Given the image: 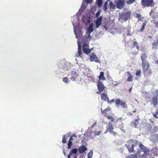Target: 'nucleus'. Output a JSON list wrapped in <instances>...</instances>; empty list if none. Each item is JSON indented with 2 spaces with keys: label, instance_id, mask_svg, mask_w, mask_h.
<instances>
[{
  "label": "nucleus",
  "instance_id": "nucleus-1",
  "mask_svg": "<svg viewBox=\"0 0 158 158\" xmlns=\"http://www.w3.org/2000/svg\"><path fill=\"white\" fill-rule=\"evenodd\" d=\"M138 141L137 140H129V152L132 153L138 150Z\"/></svg>",
  "mask_w": 158,
  "mask_h": 158
},
{
  "label": "nucleus",
  "instance_id": "nucleus-2",
  "mask_svg": "<svg viewBox=\"0 0 158 158\" xmlns=\"http://www.w3.org/2000/svg\"><path fill=\"white\" fill-rule=\"evenodd\" d=\"M155 3L153 0H141V6L143 8L153 7Z\"/></svg>",
  "mask_w": 158,
  "mask_h": 158
},
{
  "label": "nucleus",
  "instance_id": "nucleus-3",
  "mask_svg": "<svg viewBox=\"0 0 158 158\" xmlns=\"http://www.w3.org/2000/svg\"><path fill=\"white\" fill-rule=\"evenodd\" d=\"M152 93L153 95L152 100L153 102V105L155 107L158 104V90L157 89L152 92Z\"/></svg>",
  "mask_w": 158,
  "mask_h": 158
},
{
  "label": "nucleus",
  "instance_id": "nucleus-4",
  "mask_svg": "<svg viewBox=\"0 0 158 158\" xmlns=\"http://www.w3.org/2000/svg\"><path fill=\"white\" fill-rule=\"evenodd\" d=\"M97 86L98 91H97L96 93L98 94H100L101 92L103 91L105 88V86L103 83L100 81H98V82Z\"/></svg>",
  "mask_w": 158,
  "mask_h": 158
},
{
  "label": "nucleus",
  "instance_id": "nucleus-5",
  "mask_svg": "<svg viewBox=\"0 0 158 158\" xmlns=\"http://www.w3.org/2000/svg\"><path fill=\"white\" fill-rule=\"evenodd\" d=\"M139 147L140 149L142 150V151H140L139 150L138 151V154H139L140 155H141V156H143L146 153V148L144 146L141 142H139Z\"/></svg>",
  "mask_w": 158,
  "mask_h": 158
},
{
  "label": "nucleus",
  "instance_id": "nucleus-6",
  "mask_svg": "<svg viewBox=\"0 0 158 158\" xmlns=\"http://www.w3.org/2000/svg\"><path fill=\"white\" fill-rule=\"evenodd\" d=\"M101 110H102V109ZM109 110L110 109H109L106 108L103 110H101V112L106 117H107L108 119L110 120L111 122H112L114 120L113 117L111 115H107L106 113V112Z\"/></svg>",
  "mask_w": 158,
  "mask_h": 158
},
{
  "label": "nucleus",
  "instance_id": "nucleus-7",
  "mask_svg": "<svg viewBox=\"0 0 158 158\" xmlns=\"http://www.w3.org/2000/svg\"><path fill=\"white\" fill-rule=\"evenodd\" d=\"M115 3H116V7L119 9L122 8L125 3L124 0H115Z\"/></svg>",
  "mask_w": 158,
  "mask_h": 158
},
{
  "label": "nucleus",
  "instance_id": "nucleus-8",
  "mask_svg": "<svg viewBox=\"0 0 158 158\" xmlns=\"http://www.w3.org/2000/svg\"><path fill=\"white\" fill-rule=\"evenodd\" d=\"M115 104L118 106H122L123 108L127 107V105L125 102L119 99H117L115 101Z\"/></svg>",
  "mask_w": 158,
  "mask_h": 158
},
{
  "label": "nucleus",
  "instance_id": "nucleus-9",
  "mask_svg": "<svg viewBox=\"0 0 158 158\" xmlns=\"http://www.w3.org/2000/svg\"><path fill=\"white\" fill-rule=\"evenodd\" d=\"M143 129L147 133H148L152 129V125L148 123H145L143 125Z\"/></svg>",
  "mask_w": 158,
  "mask_h": 158
},
{
  "label": "nucleus",
  "instance_id": "nucleus-10",
  "mask_svg": "<svg viewBox=\"0 0 158 158\" xmlns=\"http://www.w3.org/2000/svg\"><path fill=\"white\" fill-rule=\"evenodd\" d=\"M149 139L151 141L155 143L158 142V135L154 134L151 135L149 138Z\"/></svg>",
  "mask_w": 158,
  "mask_h": 158
},
{
  "label": "nucleus",
  "instance_id": "nucleus-11",
  "mask_svg": "<svg viewBox=\"0 0 158 158\" xmlns=\"http://www.w3.org/2000/svg\"><path fill=\"white\" fill-rule=\"evenodd\" d=\"M78 74L76 70H73L71 72L70 79L73 81H75L78 77Z\"/></svg>",
  "mask_w": 158,
  "mask_h": 158
},
{
  "label": "nucleus",
  "instance_id": "nucleus-12",
  "mask_svg": "<svg viewBox=\"0 0 158 158\" xmlns=\"http://www.w3.org/2000/svg\"><path fill=\"white\" fill-rule=\"evenodd\" d=\"M90 60L91 61H95L96 62H100V60H99L94 53H92L90 56Z\"/></svg>",
  "mask_w": 158,
  "mask_h": 158
},
{
  "label": "nucleus",
  "instance_id": "nucleus-13",
  "mask_svg": "<svg viewBox=\"0 0 158 158\" xmlns=\"http://www.w3.org/2000/svg\"><path fill=\"white\" fill-rule=\"evenodd\" d=\"M119 19L124 21L128 19V12L123 13L119 16Z\"/></svg>",
  "mask_w": 158,
  "mask_h": 158
},
{
  "label": "nucleus",
  "instance_id": "nucleus-14",
  "mask_svg": "<svg viewBox=\"0 0 158 158\" xmlns=\"http://www.w3.org/2000/svg\"><path fill=\"white\" fill-rule=\"evenodd\" d=\"M88 45L86 44H84L82 47V50L83 52L86 54H89L90 53L91 51V50L88 48Z\"/></svg>",
  "mask_w": 158,
  "mask_h": 158
},
{
  "label": "nucleus",
  "instance_id": "nucleus-15",
  "mask_svg": "<svg viewBox=\"0 0 158 158\" xmlns=\"http://www.w3.org/2000/svg\"><path fill=\"white\" fill-rule=\"evenodd\" d=\"M102 16H101L99 17L96 20L95 23L96 25V27L98 28L101 24V22L102 20Z\"/></svg>",
  "mask_w": 158,
  "mask_h": 158
},
{
  "label": "nucleus",
  "instance_id": "nucleus-16",
  "mask_svg": "<svg viewBox=\"0 0 158 158\" xmlns=\"http://www.w3.org/2000/svg\"><path fill=\"white\" fill-rule=\"evenodd\" d=\"M142 65L143 69V72L145 73L149 67V64L147 61H146L142 62Z\"/></svg>",
  "mask_w": 158,
  "mask_h": 158
},
{
  "label": "nucleus",
  "instance_id": "nucleus-17",
  "mask_svg": "<svg viewBox=\"0 0 158 158\" xmlns=\"http://www.w3.org/2000/svg\"><path fill=\"white\" fill-rule=\"evenodd\" d=\"M101 100L104 101H107L109 98L107 94L105 93H102L101 94Z\"/></svg>",
  "mask_w": 158,
  "mask_h": 158
},
{
  "label": "nucleus",
  "instance_id": "nucleus-18",
  "mask_svg": "<svg viewBox=\"0 0 158 158\" xmlns=\"http://www.w3.org/2000/svg\"><path fill=\"white\" fill-rule=\"evenodd\" d=\"M87 150V148L85 146H80L78 148V151L80 153H82Z\"/></svg>",
  "mask_w": 158,
  "mask_h": 158
},
{
  "label": "nucleus",
  "instance_id": "nucleus-19",
  "mask_svg": "<svg viewBox=\"0 0 158 158\" xmlns=\"http://www.w3.org/2000/svg\"><path fill=\"white\" fill-rule=\"evenodd\" d=\"M113 129L114 127L113 126V125H112L111 123H109L108 126L107 127L106 131V132H105V133H106L108 131H109L110 132V133L111 132L113 131Z\"/></svg>",
  "mask_w": 158,
  "mask_h": 158
},
{
  "label": "nucleus",
  "instance_id": "nucleus-20",
  "mask_svg": "<svg viewBox=\"0 0 158 158\" xmlns=\"http://www.w3.org/2000/svg\"><path fill=\"white\" fill-rule=\"evenodd\" d=\"M75 34L77 38H81L82 36V32L81 30L75 32Z\"/></svg>",
  "mask_w": 158,
  "mask_h": 158
},
{
  "label": "nucleus",
  "instance_id": "nucleus-21",
  "mask_svg": "<svg viewBox=\"0 0 158 158\" xmlns=\"http://www.w3.org/2000/svg\"><path fill=\"white\" fill-rule=\"evenodd\" d=\"M104 73L103 72H101L100 73V74L99 76V80H102L104 81L105 80V78L104 76Z\"/></svg>",
  "mask_w": 158,
  "mask_h": 158
},
{
  "label": "nucleus",
  "instance_id": "nucleus-22",
  "mask_svg": "<svg viewBox=\"0 0 158 158\" xmlns=\"http://www.w3.org/2000/svg\"><path fill=\"white\" fill-rule=\"evenodd\" d=\"M93 25L92 23L89 24L88 28V31L87 32H92L94 31V29L93 27Z\"/></svg>",
  "mask_w": 158,
  "mask_h": 158
},
{
  "label": "nucleus",
  "instance_id": "nucleus-23",
  "mask_svg": "<svg viewBox=\"0 0 158 158\" xmlns=\"http://www.w3.org/2000/svg\"><path fill=\"white\" fill-rule=\"evenodd\" d=\"M132 125L134 126L135 128H137L139 126V123L137 120H135L131 124Z\"/></svg>",
  "mask_w": 158,
  "mask_h": 158
},
{
  "label": "nucleus",
  "instance_id": "nucleus-24",
  "mask_svg": "<svg viewBox=\"0 0 158 158\" xmlns=\"http://www.w3.org/2000/svg\"><path fill=\"white\" fill-rule=\"evenodd\" d=\"M77 152V149L74 148L72 149L70 152V155H72L73 154H76Z\"/></svg>",
  "mask_w": 158,
  "mask_h": 158
},
{
  "label": "nucleus",
  "instance_id": "nucleus-25",
  "mask_svg": "<svg viewBox=\"0 0 158 158\" xmlns=\"http://www.w3.org/2000/svg\"><path fill=\"white\" fill-rule=\"evenodd\" d=\"M137 154H138V152L135 154H131L129 156V158H138Z\"/></svg>",
  "mask_w": 158,
  "mask_h": 158
},
{
  "label": "nucleus",
  "instance_id": "nucleus-26",
  "mask_svg": "<svg viewBox=\"0 0 158 158\" xmlns=\"http://www.w3.org/2000/svg\"><path fill=\"white\" fill-rule=\"evenodd\" d=\"M73 145V142L69 140L68 142L67 143L68 148V149H70L71 148V146Z\"/></svg>",
  "mask_w": 158,
  "mask_h": 158
},
{
  "label": "nucleus",
  "instance_id": "nucleus-27",
  "mask_svg": "<svg viewBox=\"0 0 158 158\" xmlns=\"http://www.w3.org/2000/svg\"><path fill=\"white\" fill-rule=\"evenodd\" d=\"M146 56L144 54H142L141 56V59L142 60V62L146 61L145 59L146 58Z\"/></svg>",
  "mask_w": 158,
  "mask_h": 158
},
{
  "label": "nucleus",
  "instance_id": "nucleus-28",
  "mask_svg": "<svg viewBox=\"0 0 158 158\" xmlns=\"http://www.w3.org/2000/svg\"><path fill=\"white\" fill-rule=\"evenodd\" d=\"M93 150H91L88 153L87 157L88 158H91L93 156Z\"/></svg>",
  "mask_w": 158,
  "mask_h": 158
},
{
  "label": "nucleus",
  "instance_id": "nucleus-29",
  "mask_svg": "<svg viewBox=\"0 0 158 158\" xmlns=\"http://www.w3.org/2000/svg\"><path fill=\"white\" fill-rule=\"evenodd\" d=\"M158 130V128L156 126L154 127L151 131V132L152 133H155Z\"/></svg>",
  "mask_w": 158,
  "mask_h": 158
},
{
  "label": "nucleus",
  "instance_id": "nucleus-30",
  "mask_svg": "<svg viewBox=\"0 0 158 158\" xmlns=\"http://www.w3.org/2000/svg\"><path fill=\"white\" fill-rule=\"evenodd\" d=\"M109 6L110 8L114 9L115 8V6L114 5L113 2H112L109 3Z\"/></svg>",
  "mask_w": 158,
  "mask_h": 158
},
{
  "label": "nucleus",
  "instance_id": "nucleus-31",
  "mask_svg": "<svg viewBox=\"0 0 158 158\" xmlns=\"http://www.w3.org/2000/svg\"><path fill=\"white\" fill-rule=\"evenodd\" d=\"M146 25V23H144L143 24V26L142 28L140 29L139 31L140 32H142L143 31Z\"/></svg>",
  "mask_w": 158,
  "mask_h": 158
},
{
  "label": "nucleus",
  "instance_id": "nucleus-32",
  "mask_svg": "<svg viewBox=\"0 0 158 158\" xmlns=\"http://www.w3.org/2000/svg\"><path fill=\"white\" fill-rule=\"evenodd\" d=\"M76 137H77V136L73 134L69 138V140H70L72 141V140L74 139V138H76Z\"/></svg>",
  "mask_w": 158,
  "mask_h": 158
},
{
  "label": "nucleus",
  "instance_id": "nucleus-33",
  "mask_svg": "<svg viewBox=\"0 0 158 158\" xmlns=\"http://www.w3.org/2000/svg\"><path fill=\"white\" fill-rule=\"evenodd\" d=\"M91 33V32H86V34L87 35V36L86 37V38L87 39H90L92 37L90 35V33Z\"/></svg>",
  "mask_w": 158,
  "mask_h": 158
},
{
  "label": "nucleus",
  "instance_id": "nucleus-34",
  "mask_svg": "<svg viewBox=\"0 0 158 158\" xmlns=\"http://www.w3.org/2000/svg\"><path fill=\"white\" fill-rule=\"evenodd\" d=\"M141 15L140 14H136V17L137 18H138L139 19V20H142V18H141Z\"/></svg>",
  "mask_w": 158,
  "mask_h": 158
},
{
  "label": "nucleus",
  "instance_id": "nucleus-35",
  "mask_svg": "<svg viewBox=\"0 0 158 158\" xmlns=\"http://www.w3.org/2000/svg\"><path fill=\"white\" fill-rule=\"evenodd\" d=\"M66 139H67L65 138V135H64L63 136L62 142L64 143H66Z\"/></svg>",
  "mask_w": 158,
  "mask_h": 158
},
{
  "label": "nucleus",
  "instance_id": "nucleus-36",
  "mask_svg": "<svg viewBox=\"0 0 158 158\" xmlns=\"http://www.w3.org/2000/svg\"><path fill=\"white\" fill-rule=\"evenodd\" d=\"M107 3L108 2H106L104 4L103 9L105 11H106L107 9Z\"/></svg>",
  "mask_w": 158,
  "mask_h": 158
},
{
  "label": "nucleus",
  "instance_id": "nucleus-37",
  "mask_svg": "<svg viewBox=\"0 0 158 158\" xmlns=\"http://www.w3.org/2000/svg\"><path fill=\"white\" fill-rule=\"evenodd\" d=\"M98 1V5L99 7H100L101 6L102 4V1L100 0H97Z\"/></svg>",
  "mask_w": 158,
  "mask_h": 158
},
{
  "label": "nucleus",
  "instance_id": "nucleus-38",
  "mask_svg": "<svg viewBox=\"0 0 158 158\" xmlns=\"http://www.w3.org/2000/svg\"><path fill=\"white\" fill-rule=\"evenodd\" d=\"M133 46L134 47L136 46L137 49H138L139 46L138 45V44L136 41L133 42Z\"/></svg>",
  "mask_w": 158,
  "mask_h": 158
},
{
  "label": "nucleus",
  "instance_id": "nucleus-39",
  "mask_svg": "<svg viewBox=\"0 0 158 158\" xmlns=\"http://www.w3.org/2000/svg\"><path fill=\"white\" fill-rule=\"evenodd\" d=\"M107 101L108 103L110 104H111L112 103L114 102V99H112L110 101L109 98H108V100Z\"/></svg>",
  "mask_w": 158,
  "mask_h": 158
},
{
  "label": "nucleus",
  "instance_id": "nucleus-40",
  "mask_svg": "<svg viewBox=\"0 0 158 158\" xmlns=\"http://www.w3.org/2000/svg\"><path fill=\"white\" fill-rule=\"evenodd\" d=\"M63 81L65 83H68V79L66 77H65L63 78Z\"/></svg>",
  "mask_w": 158,
  "mask_h": 158
},
{
  "label": "nucleus",
  "instance_id": "nucleus-41",
  "mask_svg": "<svg viewBox=\"0 0 158 158\" xmlns=\"http://www.w3.org/2000/svg\"><path fill=\"white\" fill-rule=\"evenodd\" d=\"M101 13V11L100 10H99L97 12L96 15V17L98 18L100 15Z\"/></svg>",
  "mask_w": 158,
  "mask_h": 158
},
{
  "label": "nucleus",
  "instance_id": "nucleus-42",
  "mask_svg": "<svg viewBox=\"0 0 158 158\" xmlns=\"http://www.w3.org/2000/svg\"><path fill=\"white\" fill-rule=\"evenodd\" d=\"M135 74L137 76H139L141 75V71L139 70L136 72L135 73Z\"/></svg>",
  "mask_w": 158,
  "mask_h": 158
},
{
  "label": "nucleus",
  "instance_id": "nucleus-43",
  "mask_svg": "<svg viewBox=\"0 0 158 158\" xmlns=\"http://www.w3.org/2000/svg\"><path fill=\"white\" fill-rule=\"evenodd\" d=\"M101 132V131H95L94 132V135L95 136L99 135Z\"/></svg>",
  "mask_w": 158,
  "mask_h": 158
},
{
  "label": "nucleus",
  "instance_id": "nucleus-44",
  "mask_svg": "<svg viewBox=\"0 0 158 158\" xmlns=\"http://www.w3.org/2000/svg\"><path fill=\"white\" fill-rule=\"evenodd\" d=\"M132 78H133V77L129 73V81H132Z\"/></svg>",
  "mask_w": 158,
  "mask_h": 158
},
{
  "label": "nucleus",
  "instance_id": "nucleus-45",
  "mask_svg": "<svg viewBox=\"0 0 158 158\" xmlns=\"http://www.w3.org/2000/svg\"><path fill=\"white\" fill-rule=\"evenodd\" d=\"M78 56H81V50H78Z\"/></svg>",
  "mask_w": 158,
  "mask_h": 158
},
{
  "label": "nucleus",
  "instance_id": "nucleus-46",
  "mask_svg": "<svg viewBox=\"0 0 158 158\" xmlns=\"http://www.w3.org/2000/svg\"><path fill=\"white\" fill-rule=\"evenodd\" d=\"M78 50H81V46L79 42H78Z\"/></svg>",
  "mask_w": 158,
  "mask_h": 158
},
{
  "label": "nucleus",
  "instance_id": "nucleus-47",
  "mask_svg": "<svg viewBox=\"0 0 158 158\" xmlns=\"http://www.w3.org/2000/svg\"><path fill=\"white\" fill-rule=\"evenodd\" d=\"M90 18H91L90 17H87V18H86V20H87V22L89 23H90Z\"/></svg>",
  "mask_w": 158,
  "mask_h": 158
},
{
  "label": "nucleus",
  "instance_id": "nucleus-48",
  "mask_svg": "<svg viewBox=\"0 0 158 158\" xmlns=\"http://www.w3.org/2000/svg\"><path fill=\"white\" fill-rule=\"evenodd\" d=\"M110 133L112 134V135H114V136H115L117 134L114 131H112Z\"/></svg>",
  "mask_w": 158,
  "mask_h": 158
},
{
  "label": "nucleus",
  "instance_id": "nucleus-49",
  "mask_svg": "<svg viewBox=\"0 0 158 158\" xmlns=\"http://www.w3.org/2000/svg\"><path fill=\"white\" fill-rule=\"evenodd\" d=\"M135 0H129V4L133 3Z\"/></svg>",
  "mask_w": 158,
  "mask_h": 158
},
{
  "label": "nucleus",
  "instance_id": "nucleus-50",
  "mask_svg": "<svg viewBox=\"0 0 158 158\" xmlns=\"http://www.w3.org/2000/svg\"><path fill=\"white\" fill-rule=\"evenodd\" d=\"M153 115L154 117H155L156 118H158V117H157V114H153Z\"/></svg>",
  "mask_w": 158,
  "mask_h": 158
},
{
  "label": "nucleus",
  "instance_id": "nucleus-51",
  "mask_svg": "<svg viewBox=\"0 0 158 158\" xmlns=\"http://www.w3.org/2000/svg\"><path fill=\"white\" fill-rule=\"evenodd\" d=\"M92 0H86V2L87 3H91Z\"/></svg>",
  "mask_w": 158,
  "mask_h": 158
},
{
  "label": "nucleus",
  "instance_id": "nucleus-52",
  "mask_svg": "<svg viewBox=\"0 0 158 158\" xmlns=\"http://www.w3.org/2000/svg\"><path fill=\"white\" fill-rule=\"evenodd\" d=\"M153 12V10H151V11H150V13H149V15H150V16H151V14Z\"/></svg>",
  "mask_w": 158,
  "mask_h": 158
},
{
  "label": "nucleus",
  "instance_id": "nucleus-53",
  "mask_svg": "<svg viewBox=\"0 0 158 158\" xmlns=\"http://www.w3.org/2000/svg\"><path fill=\"white\" fill-rule=\"evenodd\" d=\"M71 155H70V153H69V155L67 157L68 158H70V156H71Z\"/></svg>",
  "mask_w": 158,
  "mask_h": 158
},
{
  "label": "nucleus",
  "instance_id": "nucleus-54",
  "mask_svg": "<svg viewBox=\"0 0 158 158\" xmlns=\"http://www.w3.org/2000/svg\"><path fill=\"white\" fill-rule=\"evenodd\" d=\"M132 89V87H131L129 89V92H131V89Z\"/></svg>",
  "mask_w": 158,
  "mask_h": 158
},
{
  "label": "nucleus",
  "instance_id": "nucleus-55",
  "mask_svg": "<svg viewBox=\"0 0 158 158\" xmlns=\"http://www.w3.org/2000/svg\"><path fill=\"white\" fill-rule=\"evenodd\" d=\"M95 125H96V123H94L93 124V125L92 126V127H93Z\"/></svg>",
  "mask_w": 158,
  "mask_h": 158
},
{
  "label": "nucleus",
  "instance_id": "nucleus-56",
  "mask_svg": "<svg viewBox=\"0 0 158 158\" xmlns=\"http://www.w3.org/2000/svg\"><path fill=\"white\" fill-rule=\"evenodd\" d=\"M150 122L152 123L153 122V121L151 119H150Z\"/></svg>",
  "mask_w": 158,
  "mask_h": 158
},
{
  "label": "nucleus",
  "instance_id": "nucleus-57",
  "mask_svg": "<svg viewBox=\"0 0 158 158\" xmlns=\"http://www.w3.org/2000/svg\"><path fill=\"white\" fill-rule=\"evenodd\" d=\"M135 112H136V110H134V111L132 112L133 113H135Z\"/></svg>",
  "mask_w": 158,
  "mask_h": 158
},
{
  "label": "nucleus",
  "instance_id": "nucleus-58",
  "mask_svg": "<svg viewBox=\"0 0 158 158\" xmlns=\"http://www.w3.org/2000/svg\"><path fill=\"white\" fill-rule=\"evenodd\" d=\"M156 114H158V110H157V111H156Z\"/></svg>",
  "mask_w": 158,
  "mask_h": 158
},
{
  "label": "nucleus",
  "instance_id": "nucleus-59",
  "mask_svg": "<svg viewBox=\"0 0 158 158\" xmlns=\"http://www.w3.org/2000/svg\"><path fill=\"white\" fill-rule=\"evenodd\" d=\"M132 114H131V113H129V115H132Z\"/></svg>",
  "mask_w": 158,
  "mask_h": 158
},
{
  "label": "nucleus",
  "instance_id": "nucleus-60",
  "mask_svg": "<svg viewBox=\"0 0 158 158\" xmlns=\"http://www.w3.org/2000/svg\"><path fill=\"white\" fill-rule=\"evenodd\" d=\"M63 153H64V155L65 156V153L64 151Z\"/></svg>",
  "mask_w": 158,
  "mask_h": 158
},
{
  "label": "nucleus",
  "instance_id": "nucleus-61",
  "mask_svg": "<svg viewBox=\"0 0 158 158\" xmlns=\"http://www.w3.org/2000/svg\"><path fill=\"white\" fill-rule=\"evenodd\" d=\"M74 158H77V157L76 156H75L74 157Z\"/></svg>",
  "mask_w": 158,
  "mask_h": 158
},
{
  "label": "nucleus",
  "instance_id": "nucleus-62",
  "mask_svg": "<svg viewBox=\"0 0 158 158\" xmlns=\"http://www.w3.org/2000/svg\"><path fill=\"white\" fill-rule=\"evenodd\" d=\"M127 3L128 4V1H127Z\"/></svg>",
  "mask_w": 158,
  "mask_h": 158
},
{
  "label": "nucleus",
  "instance_id": "nucleus-63",
  "mask_svg": "<svg viewBox=\"0 0 158 158\" xmlns=\"http://www.w3.org/2000/svg\"><path fill=\"white\" fill-rule=\"evenodd\" d=\"M156 23V24H158V21H157V22Z\"/></svg>",
  "mask_w": 158,
  "mask_h": 158
},
{
  "label": "nucleus",
  "instance_id": "nucleus-64",
  "mask_svg": "<svg viewBox=\"0 0 158 158\" xmlns=\"http://www.w3.org/2000/svg\"><path fill=\"white\" fill-rule=\"evenodd\" d=\"M157 63L158 64V60L157 61Z\"/></svg>",
  "mask_w": 158,
  "mask_h": 158
}]
</instances>
